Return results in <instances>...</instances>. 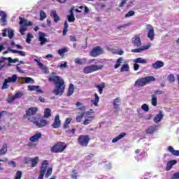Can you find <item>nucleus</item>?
Here are the masks:
<instances>
[{"instance_id": "nucleus-1", "label": "nucleus", "mask_w": 179, "mask_h": 179, "mask_svg": "<svg viewBox=\"0 0 179 179\" xmlns=\"http://www.w3.org/2000/svg\"><path fill=\"white\" fill-rule=\"evenodd\" d=\"M38 111L37 107H31L25 110V115H24V118H27L30 122H33L37 128H44L49 124L48 121L44 118H41L40 115L35 116Z\"/></svg>"}, {"instance_id": "nucleus-2", "label": "nucleus", "mask_w": 179, "mask_h": 179, "mask_svg": "<svg viewBox=\"0 0 179 179\" xmlns=\"http://www.w3.org/2000/svg\"><path fill=\"white\" fill-rule=\"evenodd\" d=\"M49 82H54L55 89L53 90V93L55 96H62L65 92V82L61 77L58 76H50L48 78Z\"/></svg>"}, {"instance_id": "nucleus-3", "label": "nucleus", "mask_w": 179, "mask_h": 179, "mask_svg": "<svg viewBox=\"0 0 179 179\" xmlns=\"http://www.w3.org/2000/svg\"><path fill=\"white\" fill-rule=\"evenodd\" d=\"M52 174V168H48V161L44 160L42 162L40 171V175L38 179H43L44 178V176L45 178H48Z\"/></svg>"}, {"instance_id": "nucleus-4", "label": "nucleus", "mask_w": 179, "mask_h": 179, "mask_svg": "<svg viewBox=\"0 0 179 179\" xmlns=\"http://www.w3.org/2000/svg\"><path fill=\"white\" fill-rule=\"evenodd\" d=\"M155 80H156V78H155V77L146 76V77L138 79L134 83V86L136 87H143V86H146L148 83H150V82H155Z\"/></svg>"}, {"instance_id": "nucleus-5", "label": "nucleus", "mask_w": 179, "mask_h": 179, "mask_svg": "<svg viewBox=\"0 0 179 179\" xmlns=\"http://www.w3.org/2000/svg\"><path fill=\"white\" fill-rule=\"evenodd\" d=\"M19 24L21 26L20 27V33L22 36H24V32L27 31V26H33V22H31V21H28L22 17H19Z\"/></svg>"}, {"instance_id": "nucleus-6", "label": "nucleus", "mask_w": 179, "mask_h": 179, "mask_svg": "<svg viewBox=\"0 0 179 179\" xmlns=\"http://www.w3.org/2000/svg\"><path fill=\"white\" fill-rule=\"evenodd\" d=\"M66 149V144L64 142H58L50 148L51 153H62Z\"/></svg>"}, {"instance_id": "nucleus-7", "label": "nucleus", "mask_w": 179, "mask_h": 179, "mask_svg": "<svg viewBox=\"0 0 179 179\" xmlns=\"http://www.w3.org/2000/svg\"><path fill=\"white\" fill-rule=\"evenodd\" d=\"M78 145L80 146H83V148H86L87 145H89V142H90V136L89 135H80L77 139Z\"/></svg>"}, {"instance_id": "nucleus-8", "label": "nucleus", "mask_w": 179, "mask_h": 179, "mask_svg": "<svg viewBox=\"0 0 179 179\" xmlns=\"http://www.w3.org/2000/svg\"><path fill=\"white\" fill-rule=\"evenodd\" d=\"M76 106L78 108V110L82 111L81 114L80 115H77L76 117V122H82V120H83V117L86 115V113L85 112L86 110V107L84 106H82V103L80 102H77Z\"/></svg>"}, {"instance_id": "nucleus-9", "label": "nucleus", "mask_w": 179, "mask_h": 179, "mask_svg": "<svg viewBox=\"0 0 179 179\" xmlns=\"http://www.w3.org/2000/svg\"><path fill=\"white\" fill-rule=\"evenodd\" d=\"M103 68V65H90L84 67L83 73H92V72H96V71H100Z\"/></svg>"}, {"instance_id": "nucleus-10", "label": "nucleus", "mask_w": 179, "mask_h": 179, "mask_svg": "<svg viewBox=\"0 0 179 179\" xmlns=\"http://www.w3.org/2000/svg\"><path fill=\"white\" fill-rule=\"evenodd\" d=\"M93 109H91L90 111H87L85 115V120L83 121V125H89V124H92L93 120H94V115L93 114Z\"/></svg>"}, {"instance_id": "nucleus-11", "label": "nucleus", "mask_w": 179, "mask_h": 179, "mask_svg": "<svg viewBox=\"0 0 179 179\" xmlns=\"http://www.w3.org/2000/svg\"><path fill=\"white\" fill-rule=\"evenodd\" d=\"M103 48H101L100 46H96L90 51V57H93V58H96L99 57V55H101V54L103 52Z\"/></svg>"}, {"instance_id": "nucleus-12", "label": "nucleus", "mask_w": 179, "mask_h": 179, "mask_svg": "<svg viewBox=\"0 0 179 179\" xmlns=\"http://www.w3.org/2000/svg\"><path fill=\"white\" fill-rule=\"evenodd\" d=\"M0 22L1 23V26H6L8 24L6 22V19L8 18V15L5 11L0 10Z\"/></svg>"}, {"instance_id": "nucleus-13", "label": "nucleus", "mask_w": 179, "mask_h": 179, "mask_svg": "<svg viewBox=\"0 0 179 179\" xmlns=\"http://www.w3.org/2000/svg\"><path fill=\"white\" fill-rule=\"evenodd\" d=\"M147 27L148 29V38L151 40V41H153L155 39V29H153V27L152 25L148 24L147 25Z\"/></svg>"}, {"instance_id": "nucleus-14", "label": "nucleus", "mask_w": 179, "mask_h": 179, "mask_svg": "<svg viewBox=\"0 0 179 179\" xmlns=\"http://www.w3.org/2000/svg\"><path fill=\"white\" fill-rule=\"evenodd\" d=\"M52 128L57 129L61 127V120H59V115H56L55 120L52 124Z\"/></svg>"}, {"instance_id": "nucleus-15", "label": "nucleus", "mask_w": 179, "mask_h": 179, "mask_svg": "<svg viewBox=\"0 0 179 179\" xmlns=\"http://www.w3.org/2000/svg\"><path fill=\"white\" fill-rule=\"evenodd\" d=\"M29 162H31V167H36L38 164V157H35L34 158H29L25 164H27Z\"/></svg>"}, {"instance_id": "nucleus-16", "label": "nucleus", "mask_w": 179, "mask_h": 179, "mask_svg": "<svg viewBox=\"0 0 179 179\" xmlns=\"http://www.w3.org/2000/svg\"><path fill=\"white\" fill-rule=\"evenodd\" d=\"M176 164H177V160L176 159L168 161L166 163V171H170V170L173 169V166H176Z\"/></svg>"}, {"instance_id": "nucleus-17", "label": "nucleus", "mask_w": 179, "mask_h": 179, "mask_svg": "<svg viewBox=\"0 0 179 179\" xmlns=\"http://www.w3.org/2000/svg\"><path fill=\"white\" fill-rule=\"evenodd\" d=\"M163 117H164L163 112L162 110H159V113L157 114L154 117V120H153L154 122H155V124H157V122H160Z\"/></svg>"}, {"instance_id": "nucleus-18", "label": "nucleus", "mask_w": 179, "mask_h": 179, "mask_svg": "<svg viewBox=\"0 0 179 179\" xmlns=\"http://www.w3.org/2000/svg\"><path fill=\"white\" fill-rule=\"evenodd\" d=\"M152 66L153 69H159L163 68V66H164V62H163L160 60H157L155 63H153L152 64Z\"/></svg>"}, {"instance_id": "nucleus-19", "label": "nucleus", "mask_w": 179, "mask_h": 179, "mask_svg": "<svg viewBox=\"0 0 179 179\" xmlns=\"http://www.w3.org/2000/svg\"><path fill=\"white\" fill-rule=\"evenodd\" d=\"M132 43L134 47H141V45H142V42L141 41V38L139 36H135L133 38Z\"/></svg>"}, {"instance_id": "nucleus-20", "label": "nucleus", "mask_w": 179, "mask_h": 179, "mask_svg": "<svg viewBox=\"0 0 179 179\" xmlns=\"http://www.w3.org/2000/svg\"><path fill=\"white\" fill-rule=\"evenodd\" d=\"M41 136H42V134H41V132L36 133V134H35L34 136H31V137L29 138V141H30L31 142H38V141L39 139H41Z\"/></svg>"}, {"instance_id": "nucleus-21", "label": "nucleus", "mask_w": 179, "mask_h": 179, "mask_svg": "<svg viewBox=\"0 0 179 179\" xmlns=\"http://www.w3.org/2000/svg\"><path fill=\"white\" fill-rule=\"evenodd\" d=\"M149 48H150V45H146L142 46L140 48L132 49L131 52H142V51H145V50H149Z\"/></svg>"}, {"instance_id": "nucleus-22", "label": "nucleus", "mask_w": 179, "mask_h": 179, "mask_svg": "<svg viewBox=\"0 0 179 179\" xmlns=\"http://www.w3.org/2000/svg\"><path fill=\"white\" fill-rule=\"evenodd\" d=\"M51 17H53L55 23H58L59 22L60 18L59 16H58V14L57 13V11L53 10L50 13Z\"/></svg>"}, {"instance_id": "nucleus-23", "label": "nucleus", "mask_w": 179, "mask_h": 179, "mask_svg": "<svg viewBox=\"0 0 179 179\" xmlns=\"http://www.w3.org/2000/svg\"><path fill=\"white\" fill-rule=\"evenodd\" d=\"M28 89L30 90V92L36 90L38 93H43V90H40V86L38 85H30L28 86Z\"/></svg>"}, {"instance_id": "nucleus-24", "label": "nucleus", "mask_w": 179, "mask_h": 179, "mask_svg": "<svg viewBox=\"0 0 179 179\" xmlns=\"http://www.w3.org/2000/svg\"><path fill=\"white\" fill-rule=\"evenodd\" d=\"M126 135H127V133L125 132L121 133L120 134H119L117 136H116L112 140L113 143H115V142H118L120 139H122V138H124V136H125Z\"/></svg>"}, {"instance_id": "nucleus-25", "label": "nucleus", "mask_w": 179, "mask_h": 179, "mask_svg": "<svg viewBox=\"0 0 179 179\" xmlns=\"http://www.w3.org/2000/svg\"><path fill=\"white\" fill-rule=\"evenodd\" d=\"M6 80L8 82V83H16V80H17V75L14 74L12 76V77H8Z\"/></svg>"}, {"instance_id": "nucleus-26", "label": "nucleus", "mask_w": 179, "mask_h": 179, "mask_svg": "<svg viewBox=\"0 0 179 179\" xmlns=\"http://www.w3.org/2000/svg\"><path fill=\"white\" fill-rule=\"evenodd\" d=\"M122 62H124V58L123 57L118 58L116 61L115 65L114 66V69H118V68L121 66V64H122Z\"/></svg>"}, {"instance_id": "nucleus-27", "label": "nucleus", "mask_w": 179, "mask_h": 179, "mask_svg": "<svg viewBox=\"0 0 179 179\" xmlns=\"http://www.w3.org/2000/svg\"><path fill=\"white\" fill-rule=\"evenodd\" d=\"M168 150L170 153L173 154V156H179V150H176L173 146L170 145L168 147Z\"/></svg>"}, {"instance_id": "nucleus-28", "label": "nucleus", "mask_w": 179, "mask_h": 179, "mask_svg": "<svg viewBox=\"0 0 179 179\" xmlns=\"http://www.w3.org/2000/svg\"><path fill=\"white\" fill-rule=\"evenodd\" d=\"M95 87L99 90V94H103V90L106 87V83H101L100 85H95Z\"/></svg>"}, {"instance_id": "nucleus-29", "label": "nucleus", "mask_w": 179, "mask_h": 179, "mask_svg": "<svg viewBox=\"0 0 179 179\" xmlns=\"http://www.w3.org/2000/svg\"><path fill=\"white\" fill-rule=\"evenodd\" d=\"M44 33H41L39 36V41H41V45H44L45 43H47L48 40L45 37H44Z\"/></svg>"}, {"instance_id": "nucleus-30", "label": "nucleus", "mask_w": 179, "mask_h": 179, "mask_svg": "<svg viewBox=\"0 0 179 179\" xmlns=\"http://www.w3.org/2000/svg\"><path fill=\"white\" fill-rule=\"evenodd\" d=\"M8 152V145L4 144L1 149L0 150V156H3V155H6Z\"/></svg>"}, {"instance_id": "nucleus-31", "label": "nucleus", "mask_w": 179, "mask_h": 179, "mask_svg": "<svg viewBox=\"0 0 179 179\" xmlns=\"http://www.w3.org/2000/svg\"><path fill=\"white\" fill-rule=\"evenodd\" d=\"M51 115H52L51 109L48 108H45L44 110V115H43L44 118H50Z\"/></svg>"}, {"instance_id": "nucleus-32", "label": "nucleus", "mask_w": 179, "mask_h": 179, "mask_svg": "<svg viewBox=\"0 0 179 179\" xmlns=\"http://www.w3.org/2000/svg\"><path fill=\"white\" fill-rule=\"evenodd\" d=\"M94 96L95 99L94 100H92V102L93 103L94 106H95V107H97V106H99V100H100V98L99 97L97 93H95Z\"/></svg>"}, {"instance_id": "nucleus-33", "label": "nucleus", "mask_w": 179, "mask_h": 179, "mask_svg": "<svg viewBox=\"0 0 179 179\" xmlns=\"http://www.w3.org/2000/svg\"><path fill=\"white\" fill-rule=\"evenodd\" d=\"M134 62L136 64H148V60L142 57H138L134 60Z\"/></svg>"}, {"instance_id": "nucleus-34", "label": "nucleus", "mask_w": 179, "mask_h": 179, "mask_svg": "<svg viewBox=\"0 0 179 179\" xmlns=\"http://www.w3.org/2000/svg\"><path fill=\"white\" fill-rule=\"evenodd\" d=\"M75 88L73 87V84H70L67 92V96H72V94H73Z\"/></svg>"}, {"instance_id": "nucleus-35", "label": "nucleus", "mask_w": 179, "mask_h": 179, "mask_svg": "<svg viewBox=\"0 0 179 179\" xmlns=\"http://www.w3.org/2000/svg\"><path fill=\"white\" fill-rule=\"evenodd\" d=\"M152 99H151V103L152 106L154 107H156L157 106V97H156V95L152 94L151 95Z\"/></svg>"}, {"instance_id": "nucleus-36", "label": "nucleus", "mask_w": 179, "mask_h": 179, "mask_svg": "<svg viewBox=\"0 0 179 179\" xmlns=\"http://www.w3.org/2000/svg\"><path fill=\"white\" fill-rule=\"evenodd\" d=\"M65 52H68V48H64L59 49L57 51V54H59L60 57H64V54H65Z\"/></svg>"}, {"instance_id": "nucleus-37", "label": "nucleus", "mask_w": 179, "mask_h": 179, "mask_svg": "<svg viewBox=\"0 0 179 179\" xmlns=\"http://www.w3.org/2000/svg\"><path fill=\"white\" fill-rule=\"evenodd\" d=\"M129 71V66L128 64H124L120 69V72H128Z\"/></svg>"}, {"instance_id": "nucleus-38", "label": "nucleus", "mask_w": 179, "mask_h": 179, "mask_svg": "<svg viewBox=\"0 0 179 179\" xmlns=\"http://www.w3.org/2000/svg\"><path fill=\"white\" fill-rule=\"evenodd\" d=\"M155 131H156V126L155 127L151 126L145 130V132L146 134H152L155 132Z\"/></svg>"}, {"instance_id": "nucleus-39", "label": "nucleus", "mask_w": 179, "mask_h": 179, "mask_svg": "<svg viewBox=\"0 0 179 179\" xmlns=\"http://www.w3.org/2000/svg\"><path fill=\"white\" fill-rule=\"evenodd\" d=\"M8 66H10V64H15V62H19V59H12V57H8Z\"/></svg>"}, {"instance_id": "nucleus-40", "label": "nucleus", "mask_w": 179, "mask_h": 179, "mask_svg": "<svg viewBox=\"0 0 179 179\" xmlns=\"http://www.w3.org/2000/svg\"><path fill=\"white\" fill-rule=\"evenodd\" d=\"M45 17H47V14H45L44 10H41L40 11V20L43 21Z\"/></svg>"}, {"instance_id": "nucleus-41", "label": "nucleus", "mask_w": 179, "mask_h": 179, "mask_svg": "<svg viewBox=\"0 0 179 179\" xmlns=\"http://www.w3.org/2000/svg\"><path fill=\"white\" fill-rule=\"evenodd\" d=\"M24 82H25V83L33 84V83H34V80H33V78H31L30 77H25L24 78Z\"/></svg>"}, {"instance_id": "nucleus-42", "label": "nucleus", "mask_w": 179, "mask_h": 179, "mask_svg": "<svg viewBox=\"0 0 179 179\" xmlns=\"http://www.w3.org/2000/svg\"><path fill=\"white\" fill-rule=\"evenodd\" d=\"M168 80L171 82V83H173V82L176 81V77H174V75L170 74L168 76Z\"/></svg>"}, {"instance_id": "nucleus-43", "label": "nucleus", "mask_w": 179, "mask_h": 179, "mask_svg": "<svg viewBox=\"0 0 179 179\" xmlns=\"http://www.w3.org/2000/svg\"><path fill=\"white\" fill-rule=\"evenodd\" d=\"M135 15V11L129 10L127 14H125L124 17H131V16H134Z\"/></svg>"}, {"instance_id": "nucleus-44", "label": "nucleus", "mask_w": 179, "mask_h": 179, "mask_svg": "<svg viewBox=\"0 0 179 179\" xmlns=\"http://www.w3.org/2000/svg\"><path fill=\"white\" fill-rule=\"evenodd\" d=\"M141 108L143 111H145V113H148L149 111V106L146 103H144L141 106Z\"/></svg>"}, {"instance_id": "nucleus-45", "label": "nucleus", "mask_w": 179, "mask_h": 179, "mask_svg": "<svg viewBox=\"0 0 179 179\" xmlns=\"http://www.w3.org/2000/svg\"><path fill=\"white\" fill-rule=\"evenodd\" d=\"M22 178V171H17L15 173V179Z\"/></svg>"}, {"instance_id": "nucleus-46", "label": "nucleus", "mask_w": 179, "mask_h": 179, "mask_svg": "<svg viewBox=\"0 0 179 179\" xmlns=\"http://www.w3.org/2000/svg\"><path fill=\"white\" fill-rule=\"evenodd\" d=\"M67 19H68V22H69V23H72L73 22H75V15H68Z\"/></svg>"}, {"instance_id": "nucleus-47", "label": "nucleus", "mask_w": 179, "mask_h": 179, "mask_svg": "<svg viewBox=\"0 0 179 179\" xmlns=\"http://www.w3.org/2000/svg\"><path fill=\"white\" fill-rule=\"evenodd\" d=\"M135 3V0H130L127 6V8L129 9V8H132L134 6V3Z\"/></svg>"}, {"instance_id": "nucleus-48", "label": "nucleus", "mask_w": 179, "mask_h": 179, "mask_svg": "<svg viewBox=\"0 0 179 179\" xmlns=\"http://www.w3.org/2000/svg\"><path fill=\"white\" fill-rule=\"evenodd\" d=\"M8 82L5 79L1 89H8L9 85H8Z\"/></svg>"}, {"instance_id": "nucleus-49", "label": "nucleus", "mask_w": 179, "mask_h": 179, "mask_svg": "<svg viewBox=\"0 0 179 179\" xmlns=\"http://www.w3.org/2000/svg\"><path fill=\"white\" fill-rule=\"evenodd\" d=\"M74 62L75 64H77L78 65H83V62L79 58H76Z\"/></svg>"}, {"instance_id": "nucleus-50", "label": "nucleus", "mask_w": 179, "mask_h": 179, "mask_svg": "<svg viewBox=\"0 0 179 179\" xmlns=\"http://www.w3.org/2000/svg\"><path fill=\"white\" fill-rule=\"evenodd\" d=\"M15 36V33L13 32V30H9L8 31V37L10 38H12Z\"/></svg>"}, {"instance_id": "nucleus-51", "label": "nucleus", "mask_w": 179, "mask_h": 179, "mask_svg": "<svg viewBox=\"0 0 179 179\" xmlns=\"http://www.w3.org/2000/svg\"><path fill=\"white\" fill-rule=\"evenodd\" d=\"M171 179H179V172H176L172 175Z\"/></svg>"}, {"instance_id": "nucleus-52", "label": "nucleus", "mask_w": 179, "mask_h": 179, "mask_svg": "<svg viewBox=\"0 0 179 179\" xmlns=\"http://www.w3.org/2000/svg\"><path fill=\"white\" fill-rule=\"evenodd\" d=\"M22 96H23V93L18 92L17 93H15V94L14 95L15 99H20V97H22Z\"/></svg>"}, {"instance_id": "nucleus-53", "label": "nucleus", "mask_w": 179, "mask_h": 179, "mask_svg": "<svg viewBox=\"0 0 179 179\" xmlns=\"http://www.w3.org/2000/svg\"><path fill=\"white\" fill-rule=\"evenodd\" d=\"M128 0H122V1L119 4V8H124L125 6V3H127Z\"/></svg>"}, {"instance_id": "nucleus-54", "label": "nucleus", "mask_w": 179, "mask_h": 179, "mask_svg": "<svg viewBox=\"0 0 179 179\" xmlns=\"http://www.w3.org/2000/svg\"><path fill=\"white\" fill-rule=\"evenodd\" d=\"M128 26H129L128 24H124L123 25L117 27V30H122V29H125L126 27H128Z\"/></svg>"}, {"instance_id": "nucleus-55", "label": "nucleus", "mask_w": 179, "mask_h": 179, "mask_svg": "<svg viewBox=\"0 0 179 179\" xmlns=\"http://www.w3.org/2000/svg\"><path fill=\"white\" fill-rule=\"evenodd\" d=\"M34 62H36V64H38L39 68H43V66H44V64H43V63H41V62H40V60H38L37 59H34Z\"/></svg>"}, {"instance_id": "nucleus-56", "label": "nucleus", "mask_w": 179, "mask_h": 179, "mask_svg": "<svg viewBox=\"0 0 179 179\" xmlns=\"http://www.w3.org/2000/svg\"><path fill=\"white\" fill-rule=\"evenodd\" d=\"M75 131H76V129L73 128L71 130H66V133L69 134V135H71V134H72L73 135L75 134Z\"/></svg>"}, {"instance_id": "nucleus-57", "label": "nucleus", "mask_w": 179, "mask_h": 179, "mask_svg": "<svg viewBox=\"0 0 179 179\" xmlns=\"http://www.w3.org/2000/svg\"><path fill=\"white\" fill-rule=\"evenodd\" d=\"M76 170H73V174L71 175V178L78 179V173L76 172Z\"/></svg>"}, {"instance_id": "nucleus-58", "label": "nucleus", "mask_w": 179, "mask_h": 179, "mask_svg": "<svg viewBox=\"0 0 179 179\" xmlns=\"http://www.w3.org/2000/svg\"><path fill=\"white\" fill-rule=\"evenodd\" d=\"M154 93H155V96H156V95L163 94V93H164V92L162 91V90H155L154 92Z\"/></svg>"}, {"instance_id": "nucleus-59", "label": "nucleus", "mask_w": 179, "mask_h": 179, "mask_svg": "<svg viewBox=\"0 0 179 179\" xmlns=\"http://www.w3.org/2000/svg\"><path fill=\"white\" fill-rule=\"evenodd\" d=\"M68 66V64H66V62H64V64H60V65H59V67L61 69H64V68H66Z\"/></svg>"}, {"instance_id": "nucleus-60", "label": "nucleus", "mask_w": 179, "mask_h": 179, "mask_svg": "<svg viewBox=\"0 0 179 179\" xmlns=\"http://www.w3.org/2000/svg\"><path fill=\"white\" fill-rule=\"evenodd\" d=\"M15 100H16V98L13 96L8 99V103H13Z\"/></svg>"}, {"instance_id": "nucleus-61", "label": "nucleus", "mask_w": 179, "mask_h": 179, "mask_svg": "<svg viewBox=\"0 0 179 179\" xmlns=\"http://www.w3.org/2000/svg\"><path fill=\"white\" fill-rule=\"evenodd\" d=\"M134 71H138L139 69V64H138V63L134 64Z\"/></svg>"}, {"instance_id": "nucleus-62", "label": "nucleus", "mask_w": 179, "mask_h": 179, "mask_svg": "<svg viewBox=\"0 0 179 179\" xmlns=\"http://www.w3.org/2000/svg\"><path fill=\"white\" fill-rule=\"evenodd\" d=\"M71 121H72V118H71V117H67V118L66 119L64 123L70 124H71Z\"/></svg>"}, {"instance_id": "nucleus-63", "label": "nucleus", "mask_w": 179, "mask_h": 179, "mask_svg": "<svg viewBox=\"0 0 179 179\" xmlns=\"http://www.w3.org/2000/svg\"><path fill=\"white\" fill-rule=\"evenodd\" d=\"M18 54L21 55V57H26V52L22 51V50H18Z\"/></svg>"}, {"instance_id": "nucleus-64", "label": "nucleus", "mask_w": 179, "mask_h": 179, "mask_svg": "<svg viewBox=\"0 0 179 179\" xmlns=\"http://www.w3.org/2000/svg\"><path fill=\"white\" fill-rule=\"evenodd\" d=\"M70 40L71 41H77L76 36H70Z\"/></svg>"}]
</instances>
